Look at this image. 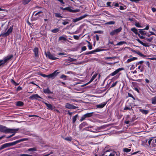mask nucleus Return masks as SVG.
Segmentation results:
<instances>
[{"label": "nucleus", "mask_w": 156, "mask_h": 156, "mask_svg": "<svg viewBox=\"0 0 156 156\" xmlns=\"http://www.w3.org/2000/svg\"><path fill=\"white\" fill-rule=\"evenodd\" d=\"M28 139L27 138H23L12 142H10L9 143H5L2 145L0 147V150L3 149L5 148L8 147L10 146L14 145L17 143H20L21 142L26 141Z\"/></svg>", "instance_id": "obj_1"}, {"label": "nucleus", "mask_w": 156, "mask_h": 156, "mask_svg": "<svg viewBox=\"0 0 156 156\" xmlns=\"http://www.w3.org/2000/svg\"><path fill=\"white\" fill-rule=\"evenodd\" d=\"M18 130V129L8 128L2 125H1L0 129V131L1 132L4 133H16Z\"/></svg>", "instance_id": "obj_2"}, {"label": "nucleus", "mask_w": 156, "mask_h": 156, "mask_svg": "<svg viewBox=\"0 0 156 156\" xmlns=\"http://www.w3.org/2000/svg\"><path fill=\"white\" fill-rule=\"evenodd\" d=\"M102 126H91L85 128V130L93 133H98L102 128Z\"/></svg>", "instance_id": "obj_3"}, {"label": "nucleus", "mask_w": 156, "mask_h": 156, "mask_svg": "<svg viewBox=\"0 0 156 156\" xmlns=\"http://www.w3.org/2000/svg\"><path fill=\"white\" fill-rule=\"evenodd\" d=\"M102 156H119V154L115 151H107L105 152Z\"/></svg>", "instance_id": "obj_4"}, {"label": "nucleus", "mask_w": 156, "mask_h": 156, "mask_svg": "<svg viewBox=\"0 0 156 156\" xmlns=\"http://www.w3.org/2000/svg\"><path fill=\"white\" fill-rule=\"evenodd\" d=\"M45 54L46 56L50 59L52 60H55L58 59V58L55 56L54 54H51L49 51H47V52H45Z\"/></svg>", "instance_id": "obj_5"}, {"label": "nucleus", "mask_w": 156, "mask_h": 156, "mask_svg": "<svg viewBox=\"0 0 156 156\" xmlns=\"http://www.w3.org/2000/svg\"><path fill=\"white\" fill-rule=\"evenodd\" d=\"M12 55L8 56L5 57L3 59L0 60V67L4 65L7 61L12 58Z\"/></svg>", "instance_id": "obj_6"}, {"label": "nucleus", "mask_w": 156, "mask_h": 156, "mask_svg": "<svg viewBox=\"0 0 156 156\" xmlns=\"http://www.w3.org/2000/svg\"><path fill=\"white\" fill-rule=\"evenodd\" d=\"M13 30L12 27H11L5 33H2L0 35V36H2L4 37H5L8 36L11 33Z\"/></svg>", "instance_id": "obj_7"}, {"label": "nucleus", "mask_w": 156, "mask_h": 156, "mask_svg": "<svg viewBox=\"0 0 156 156\" xmlns=\"http://www.w3.org/2000/svg\"><path fill=\"white\" fill-rule=\"evenodd\" d=\"M94 113L93 112L87 113L83 115L80 119V122H82L87 118L90 117L92 116V114Z\"/></svg>", "instance_id": "obj_8"}, {"label": "nucleus", "mask_w": 156, "mask_h": 156, "mask_svg": "<svg viewBox=\"0 0 156 156\" xmlns=\"http://www.w3.org/2000/svg\"><path fill=\"white\" fill-rule=\"evenodd\" d=\"M57 70H55L52 73L48 75V78L53 79L57 76V75L59 73V72H57Z\"/></svg>", "instance_id": "obj_9"}, {"label": "nucleus", "mask_w": 156, "mask_h": 156, "mask_svg": "<svg viewBox=\"0 0 156 156\" xmlns=\"http://www.w3.org/2000/svg\"><path fill=\"white\" fill-rule=\"evenodd\" d=\"M29 98L30 100H33L34 99H37L38 98H41L37 94H36L31 95L29 97Z\"/></svg>", "instance_id": "obj_10"}, {"label": "nucleus", "mask_w": 156, "mask_h": 156, "mask_svg": "<svg viewBox=\"0 0 156 156\" xmlns=\"http://www.w3.org/2000/svg\"><path fill=\"white\" fill-rule=\"evenodd\" d=\"M65 107L68 109H75L77 108L76 106L70 104L69 103H66L65 105Z\"/></svg>", "instance_id": "obj_11"}, {"label": "nucleus", "mask_w": 156, "mask_h": 156, "mask_svg": "<svg viewBox=\"0 0 156 156\" xmlns=\"http://www.w3.org/2000/svg\"><path fill=\"white\" fill-rule=\"evenodd\" d=\"M124 69L122 68H120L118 69L115 70V71L113 72L112 73H111L109 75L113 76L117 74L120 71L123 70Z\"/></svg>", "instance_id": "obj_12"}, {"label": "nucleus", "mask_w": 156, "mask_h": 156, "mask_svg": "<svg viewBox=\"0 0 156 156\" xmlns=\"http://www.w3.org/2000/svg\"><path fill=\"white\" fill-rule=\"evenodd\" d=\"M107 102H104L99 105H96V107L98 108H103L107 104Z\"/></svg>", "instance_id": "obj_13"}, {"label": "nucleus", "mask_w": 156, "mask_h": 156, "mask_svg": "<svg viewBox=\"0 0 156 156\" xmlns=\"http://www.w3.org/2000/svg\"><path fill=\"white\" fill-rule=\"evenodd\" d=\"M42 102L46 105L48 109L51 110H52L53 109V106L51 104H48L44 101H42Z\"/></svg>", "instance_id": "obj_14"}, {"label": "nucleus", "mask_w": 156, "mask_h": 156, "mask_svg": "<svg viewBox=\"0 0 156 156\" xmlns=\"http://www.w3.org/2000/svg\"><path fill=\"white\" fill-rule=\"evenodd\" d=\"M33 51L36 57L38 56V48H35L33 50Z\"/></svg>", "instance_id": "obj_15"}, {"label": "nucleus", "mask_w": 156, "mask_h": 156, "mask_svg": "<svg viewBox=\"0 0 156 156\" xmlns=\"http://www.w3.org/2000/svg\"><path fill=\"white\" fill-rule=\"evenodd\" d=\"M139 111L141 112L143 114L147 115L149 112V111L148 110H144L143 109H140Z\"/></svg>", "instance_id": "obj_16"}, {"label": "nucleus", "mask_w": 156, "mask_h": 156, "mask_svg": "<svg viewBox=\"0 0 156 156\" xmlns=\"http://www.w3.org/2000/svg\"><path fill=\"white\" fill-rule=\"evenodd\" d=\"M43 91L45 94H52L53 93L52 92L50 91L48 88L44 89Z\"/></svg>", "instance_id": "obj_17"}, {"label": "nucleus", "mask_w": 156, "mask_h": 156, "mask_svg": "<svg viewBox=\"0 0 156 156\" xmlns=\"http://www.w3.org/2000/svg\"><path fill=\"white\" fill-rule=\"evenodd\" d=\"M137 59V58L136 57H133L132 58H130L127 59L126 61V62L128 63Z\"/></svg>", "instance_id": "obj_18"}, {"label": "nucleus", "mask_w": 156, "mask_h": 156, "mask_svg": "<svg viewBox=\"0 0 156 156\" xmlns=\"http://www.w3.org/2000/svg\"><path fill=\"white\" fill-rule=\"evenodd\" d=\"M151 103L152 104H156V96L153 97L151 99Z\"/></svg>", "instance_id": "obj_19"}, {"label": "nucleus", "mask_w": 156, "mask_h": 156, "mask_svg": "<svg viewBox=\"0 0 156 156\" xmlns=\"http://www.w3.org/2000/svg\"><path fill=\"white\" fill-rule=\"evenodd\" d=\"M122 29V27H120L118 29L114 30L115 32V33L116 34H118L119 33Z\"/></svg>", "instance_id": "obj_20"}, {"label": "nucleus", "mask_w": 156, "mask_h": 156, "mask_svg": "<svg viewBox=\"0 0 156 156\" xmlns=\"http://www.w3.org/2000/svg\"><path fill=\"white\" fill-rule=\"evenodd\" d=\"M122 29V27H120L118 29L114 30L115 32V33L116 34H118L119 33Z\"/></svg>", "instance_id": "obj_21"}, {"label": "nucleus", "mask_w": 156, "mask_h": 156, "mask_svg": "<svg viewBox=\"0 0 156 156\" xmlns=\"http://www.w3.org/2000/svg\"><path fill=\"white\" fill-rule=\"evenodd\" d=\"M23 103L21 101H18L16 102V105L17 106H21L23 105Z\"/></svg>", "instance_id": "obj_22"}, {"label": "nucleus", "mask_w": 156, "mask_h": 156, "mask_svg": "<svg viewBox=\"0 0 156 156\" xmlns=\"http://www.w3.org/2000/svg\"><path fill=\"white\" fill-rule=\"evenodd\" d=\"M131 30L133 32L136 34H138V30L135 28L134 27L131 28Z\"/></svg>", "instance_id": "obj_23"}, {"label": "nucleus", "mask_w": 156, "mask_h": 156, "mask_svg": "<svg viewBox=\"0 0 156 156\" xmlns=\"http://www.w3.org/2000/svg\"><path fill=\"white\" fill-rule=\"evenodd\" d=\"M31 0H23V4L24 5H26L28 4Z\"/></svg>", "instance_id": "obj_24"}, {"label": "nucleus", "mask_w": 156, "mask_h": 156, "mask_svg": "<svg viewBox=\"0 0 156 156\" xmlns=\"http://www.w3.org/2000/svg\"><path fill=\"white\" fill-rule=\"evenodd\" d=\"M115 23V22L114 21H110L106 23H105V24L107 25H111L114 24Z\"/></svg>", "instance_id": "obj_25"}, {"label": "nucleus", "mask_w": 156, "mask_h": 156, "mask_svg": "<svg viewBox=\"0 0 156 156\" xmlns=\"http://www.w3.org/2000/svg\"><path fill=\"white\" fill-rule=\"evenodd\" d=\"M87 124V123L86 122H83L81 124H80L79 126V128L80 129H81L83 127L85 126Z\"/></svg>", "instance_id": "obj_26"}, {"label": "nucleus", "mask_w": 156, "mask_h": 156, "mask_svg": "<svg viewBox=\"0 0 156 156\" xmlns=\"http://www.w3.org/2000/svg\"><path fill=\"white\" fill-rule=\"evenodd\" d=\"M97 76V74H95L92 77L90 80L89 82V83H90L91 82H92L95 79V78Z\"/></svg>", "instance_id": "obj_27"}, {"label": "nucleus", "mask_w": 156, "mask_h": 156, "mask_svg": "<svg viewBox=\"0 0 156 156\" xmlns=\"http://www.w3.org/2000/svg\"><path fill=\"white\" fill-rule=\"evenodd\" d=\"M126 42L124 41H121L119 42L118 43H117L116 45H122L124 44H126Z\"/></svg>", "instance_id": "obj_28"}, {"label": "nucleus", "mask_w": 156, "mask_h": 156, "mask_svg": "<svg viewBox=\"0 0 156 156\" xmlns=\"http://www.w3.org/2000/svg\"><path fill=\"white\" fill-rule=\"evenodd\" d=\"M37 151L36 147H33L32 148H30L28 149L27 150L28 151Z\"/></svg>", "instance_id": "obj_29"}, {"label": "nucleus", "mask_w": 156, "mask_h": 156, "mask_svg": "<svg viewBox=\"0 0 156 156\" xmlns=\"http://www.w3.org/2000/svg\"><path fill=\"white\" fill-rule=\"evenodd\" d=\"M66 60L69 61L71 62H73L76 60V59L69 57L68 58L66 59Z\"/></svg>", "instance_id": "obj_30"}, {"label": "nucleus", "mask_w": 156, "mask_h": 156, "mask_svg": "<svg viewBox=\"0 0 156 156\" xmlns=\"http://www.w3.org/2000/svg\"><path fill=\"white\" fill-rule=\"evenodd\" d=\"M78 116V115L77 114H76L75 116H73V123H74L76 122V118Z\"/></svg>", "instance_id": "obj_31"}, {"label": "nucleus", "mask_w": 156, "mask_h": 156, "mask_svg": "<svg viewBox=\"0 0 156 156\" xmlns=\"http://www.w3.org/2000/svg\"><path fill=\"white\" fill-rule=\"evenodd\" d=\"M59 30L58 28H55L51 30V31L53 33H56Z\"/></svg>", "instance_id": "obj_32"}, {"label": "nucleus", "mask_w": 156, "mask_h": 156, "mask_svg": "<svg viewBox=\"0 0 156 156\" xmlns=\"http://www.w3.org/2000/svg\"><path fill=\"white\" fill-rule=\"evenodd\" d=\"M72 138L71 137H67L64 138V139L68 141H71L72 140Z\"/></svg>", "instance_id": "obj_33"}, {"label": "nucleus", "mask_w": 156, "mask_h": 156, "mask_svg": "<svg viewBox=\"0 0 156 156\" xmlns=\"http://www.w3.org/2000/svg\"><path fill=\"white\" fill-rule=\"evenodd\" d=\"M59 40L60 41L61 40H63L64 41H66L67 40L66 38L63 36H60L59 37Z\"/></svg>", "instance_id": "obj_34"}, {"label": "nucleus", "mask_w": 156, "mask_h": 156, "mask_svg": "<svg viewBox=\"0 0 156 156\" xmlns=\"http://www.w3.org/2000/svg\"><path fill=\"white\" fill-rule=\"evenodd\" d=\"M143 30V29L139 30V32L141 34L144 35L146 34L145 31Z\"/></svg>", "instance_id": "obj_35"}, {"label": "nucleus", "mask_w": 156, "mask_h": 156, "mask_svg": "<svg viewBox=\"0 0 156 156\" xmlns=\"http://www.w3.org/2000/svg\"><path fill=\"white\" fill-rule=\"evenodd\" d=\"M88 15L87 14H84L81 16L79 17V18H80V20L85 18L86 17L88 16Z\"/></svg>", "instance_id": "obj_36"}, {"label": "nucleus", "mask_w": 156, "mask_h": 156, "mask_svg": "<svg viewBox=\"0 0 156 156\" xmlns=\"http://www.w3.org/2000/svg\"><path fill=\"white\" fill-rule=\"evenodd\" d=\"M123 151L124 152H129L130 151L131 149L127 148H124L123 149Z\"/></svg>", "instance_id": "obj_37"}, {"label": "nucleus", "mask_w": 156, "mask_h": 156, "mask_svg": "<svg viewBox=\"0 0 156 156\" xmlns=\"http://www.w3.org/2000/svg\"><path fill=\"white\" fill-rule=\"evenodd\" d=\"M110 34L111 36H113L115 35H116V34L115 33V32L114 30H113L110 33Z\"/></svg>", "instance_id": "obj_38"}, {"label": "nucleus", "mask_w": 156, "mask_h": 156, "mask_svg": "<svg viewBox=\"0 0 156 156\" xmlns=\"http://www.w3.org/2000/svg\"><path fill=\"white\" fill-rule=\"evenodd\" d=\"M55 16L59 18H62V17L61 16V14L59 13H55Z\"/></svg>", "instance_id": "obj_39"}, {"label": "nucleus", "mask_w": 156, "mask_h": 156, "mask_svg": "<svg viewBox=\"0 0 156 156\" xmlns=\"http://www.w3.org/2000/svg\"><path fill=\"white\" fill-rule=\"evenodd\" d=\"M94 50V52H99V51H104V49H100L98 48H97V49H96L95 50Z\"/></svg>", "instance_id": "obj_40"}, {"label": "nucleus", "mask_w": 156, "mask_h": 156, "mask_svg": "<svg viewBox=\"0 0 156 156\" xmlns=\"http://www.w3.org/2000/svg\"><path fill=\"white\" fill-rule=\"evenodd\" d=\"M139 43H140L143 46H145V47H147V46H148L146 43H144L142 41H140L139 42Z\"/></svg>", "instance_id": "obj_41"}, {"label": "nucleus", "mask_w": 156, "mask_h": 156, "mask_svg": "<svg viewBox=\"0 0 156 156\" xmlns=\"http://www.w3.org/2000/svg\"><path fill=\"white\" fill-rule=\"evenodd\" d=\"M80 20L79 17L75 19H73V21L74 22H76Z\"/></svg>", "instance_id": "obj_42"}, {"label": "nucleus", "mask_w": 156, "mask_h": 156, "mask_svg": "<svg viewBox=\"0 0 156 156\" xmlns=\"http://www.w3.org/2000/svg\"><path fill=\"white\" fill-rule=\"evenodd\" d=\"M94 34L98 33V34H102L103 31L101 30H97L94 31Z\"/></svg>", "instance_id": "obj_43"}, {"label": "nucleus", "mask_w": 156, "mask_h": 156, "mask_svg": "<svg viewBox=\"0 0 156 156\" xmlns=\"http://www.w3.org/2000/svg\"><path fill=\"white\" fill-rule=\"evenodd\" d=\"M143 66H138V69L140 70V72H142L143 71Z\"/></svg>", "instance_id": "obj_44"}, {"label": "nucleus", "mask_w": 156, "mask_h": 156, "mask_svg": "<svg viewBox=\"0 0 156 156\" xmlns=\"http://www.w3.org/2000/svg\"><path fill=\"white\" fill-rule=\"evenodd\" d=\"M124 110H133L132 108H130L127 106H125L124 108Z\"/></svg>", "instance_id": "obj_45"}, {"label": "nucleus", "mask_w": 156, "mask_h": 156, "mask_svg": "<svg viewBox=\"0 0 156 156\" xmlns=\"http://www.w3.org/2000/svg\"><path fill=\"white\" fill-rule=\"evenodd\" d=\"M118 83V81H116L115 83H113L111 85V88L113 87L116 86Z\"/></svg>", "instance_id": "obj_46"}, {"label": "nucleus", "mask_w": 156, "mask_h": 156, "mask_svg": "<svg viewBox=\"0 0 156 156\" xmlns=\"http://www.w3.org/2000/svg\"><path fill=\"white\" fill-rule=\"evenodd\" d=\"M135 26L138 28H142V27L141 26L139 23H135Z\"/></svg>", "instance_id": "obj_47"}, {"label": "nucleus", "mask_w": 156, "mask_h": 156, "mask_svg": "<svg viewBox=\"0 0 156 156\" xmlns=\"http://www.w3.org/2000/svg\"><path fill=\"white\" fill-rule=\"evenodd\" d=\"M87 41L89 44V45H88V48L90 50H91L92 49V46L90 44V42L88 41Z\"/></svg>", "instance_id": "obj_48"}, {"label": "nucleus", "mask_w": 156, "mask_h": 156, "mask_svg": "<svg viewBox=\"0 0 156 156\" xmlns=\"http://www.w3.org/2000/svg\"><path fill=\"white\" fill-rule=\"evenodd\" d=\"M133 52H135V53H136L137 54H138V55H139L140 56H143V55L142 54H141L140 52L139 51H138V52H136V51H135V50H133Z\"/></svg>", "instance_id": "obj_49"}, {"label": "nucleus", "mask_w": 156, "mask_h": 156, "mask_svg": "<svg viewBox=\"0 0 156 156\" xmlns=\"http://www.w3.org/2000/svg\"><path fill=\"white\" fill-rule=\"evenodd\" d=\"M40 75L44 77H47L48 78V75H46L44 74H41Z\"/></svg>", "instance_id": "obj_50"}, {"label": "nucleus", "mask_w": 156, "mask_h": 156, "mask_svg": "<svg viewBox=\"0 0 156 156\" xmlns=\"http://www.w3.org/2000/svg\"><path fill=\"white\" fill-rule=\"evenodd\" d=\"M20 156H33L31 155L26 154H20Z\"/></svg>", "instance_id": "obj_51"}, {"label": "nucleus", "mask_w": 156, "mask_h": 156, "mask_svg": "<svg viewBox=\"0 0 156 156\" xmlns=\"http://www.w3.org/2000/svg\"><path fill=\"white\" fill-rule=\"evenodd\" d=\"M80 37V36H78L77 35H74L73 36V38L75 39L78 40V39H79Z\"/></svg>", "instance_id": "obj_52"}, {"label": "nucleus", "mask_w": 156, "mask_h": 156, "mask_svg": "<svg viewBox=\"0 0 156 156\" xmlns=\"http://www.w3.org/2000/svg\"><path fill=\"white\" fill-rule=\"evenodd\" d=\"M66 77H67L65 75H64V74H62L60 76V78L61 79H64V78H66Z\"/></svg>", "instance_id": "obj_53"}, {"label": "nucleus", "mask_w": 156, "mask_h": 156, "mask_svg": "<svg viewBox=\"0 0 156 156\" xmlns=\"http://www.w3.org/2000/svg\"><path fill=\"white\" fill-rule=\"evenodd\" d=\"M57 54L59 55H66V53L61 52L58 53Z\"/></svg>", "instance_id": "obj_54"}, {"label": "nucleus", "mask_w": 156, "mask_h": 156, "mask_svg": "<svg viewBox=\"0 0 156 156\" xmlns=\"http://www.w3.org/2000/svg\"><path fill=\"white\" fill-rule=\"evenodd\" d=\"M67 9L69 12H73V9H70V8H66Z\"/></svg>", "instance_id": "obj_55"}, {"label": "nucleus", "mask_w": 156, "mask_h": 156, "mask_svg": "<svg viewBox=\"0 0 156 156\" xmlns=\"http://www.w3.org/2000/svg\"><path fill=\"white\" fill-rule=\"evenodd\" d=\"M62 23L64 25H65L69 23L68 21H64L62 22Z\"/></svg>", "instance_id": "obj_56"}, {"label": "nucleus", "mask_w": 156, "mask_h": 156, "mask_svg": "<svg viewBox=\"0 0 156 156\" xmlns=\"http://www.w3.org/2000/svg\"><path fill=\"white\" fill-rule=\"evenodd\" d=\"M73 12L75 13L78 12L79 11V10L78 9H73Z\"/></svg>", "instance_id": "obj_57"}, {"label": "nucleus", "mask_w": 156, "mask_h": 156, "mask_svg": "<svg viewBox=\"0 0 156 156\" xmlns=\"http://www.w3.org/2000/svg\"><path fill=\"white\" fill-rule=\"evenodd\" d=\"M149 27L148 25H147L145 28H144L143 30H148L149 29Z\"/></svg>", "instance_id": "obj_58"}, {"label": "nucleus", "mask_w": 156, "mask_h": 156, "mask_svg": "<svg viewBox=\"0 0 156 156\" xmlns=\"http://www.w3.org/2000/svg\"><path fill=\"white\" fill-rule=\"evenodd\" d=\"M130 1L132 2H137L140 1V0H130Z\"/></svg>", "instance_id": "obj_59"}, {"label": "nucleus", "mask_w": 156, "mask_h": 156, "mask_svg": "<svg viewBox=\"0 0 156 156\" xmlns=\"http://www.w3.org/2000/svg\"><path fill=\"white\" fill-rule=\"evenodd\" d=\"M128 94L129 97H130L132 98L133 97V95L130 93H128Z\"/></svg>", "instance_id": "obj_60"}, {"label": "nucleus", "mask_w": 156, "mask_h": 156, "mask_svg": "<svg viewBox=\"0 0 156 156\" xmlns=\"http://www.w3.org/2000/svg\"><path fill=\"white\" fill-rule=\"evenodd\" d=\"M149 32L151 34H150L148 35L149 36L151 35H155V34L152 32L150 31Z\"/></svg>", "instance_id": "obj_61"}, {"label": "nucleus", "mask_w": 156, "mask_h": 156, "mask_svg": "<svg viewBox=\"0 0 156 156\" xmlns=\"http://www.w3.org/2000/svg\"><path fill=\"white\" fill-rule=\"evenodd\" d=\"M87 48L85 46H83L82 48V51H84L86 50Z\"/></svg>", "instance_id": "obj_62"}, {"label": "nucleus", "mask_w": 156, "mask_h": 156, "mask_svg": "<svg viewBox=\"0 0 156 156\" xmlns=\"http://www.w3.org/2000/svg\"><path fill=\"white\" fill-rule=\"evenodd\" d=\"M95 36H96V40H97V41H98L99 40V36L97 34Z\"/></svg>", "instance_id": "obj_63"}, {"label": "nucleus", "mask_w": 156, "mask_h": 156, "mask_svg": "<svg viewBox=\"0 0 156 156\" xmlns=\"http://www.w3.org/2000/svg\"><path fill=\"white\" fill-rule=\"evenodd\" d=\"M151 9H152V11L153 12H154L156 11V8H152Z\"/></svg>", "instance_id": "obj_64"}]
</instances>
